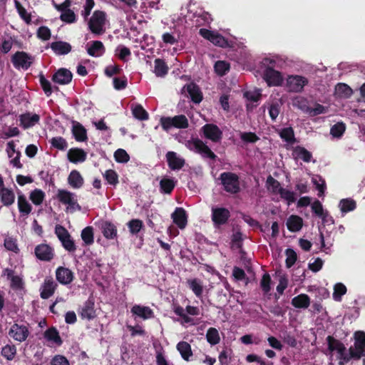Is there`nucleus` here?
Returning a JSON list of instances; mask_svg holds the SVG:
<instances>
[{
	"mask_svg": "<svg viewBox=\"0 0 365 365\" xmlns=\"http://www.w3.org/2000/svg\"><path fill=\"white\" fill-rule=\"evenodd\" d=\"M219 179L227 192L237 194L240 191V178L236 173L224 172L220 174Z\"/></svg>",
	"mask_w": 365,
	"mask_h": 365,
	"instance_id": "f257e3e1",
	"label": "nucleus"
},
{
	"mask_svg": "<svg viewBox=\"0 0 365 365\" xmlns=\"http://www.w3.org/2000/svg\"><path fill=\"white\" fill-rule=\"evenodd\" d=\"M106 20V14L104 11L96 10L93 12L88 21L90 31L96 35H101L105 32L104 26Z\"/></svg>",
	"mask_w": 365,
	"mask_h": 365,
	"instance_id": "f03ea898",
	"label": "nucleus"
},
{
	"mask_svg": "<svg viewBox=\"0 0 365 365\" xmlns=\"http://www.w3.org/2000/svg\"><path fill=\"white\" fill-rule=\"evenodd\" d=\"M163 129L165 131L171 128H187L189 126L188 120L185 115H178L174 117H162L160 120Z\"/></svg>",
	"mask_w": 365,
	"mask_h": 365,
	"instance_id": "7ed1b4c3",
	"label": "nucleus"
},
{
	"mask_svg": "<svg viewBox=\"0 0 365 365\" xmlns=\"http://www.w3.org/2000/svg\"><path fill=\"white\" fill-rule=\"evenodd\" d=\"M55 234L66 250L69 252H74L76 250L74 241L72 240L68 231L64 227L61 225H56Z\"/></svg>",
	"mask_w": 365,
	"mask_h": 365,
	"instance_id": "20e7f679",
	"label": "nucleus"
},
{
	"mask_svg": "<svg viewBox=\"0 0 365 365\" xmlns=\"http://www.w3.org/2000/svg\"><path fill=\"white\" fill-rule=\"evenodd\" d=\"M34 57L25 51H16L11 58V62L16 69L26 71L33 63Z\"/></svg>",
	"mask_w": 365,
	"mask_h": 365,
	"instance_id": "39448f33",
	"label": "nucleus"
},
{
	"mask_svg": "<svg viewBox=\"0 0 365 365\" xmlns=\"http://www.w3.org/2000/svg\"><path fill=\"white\" fill-rule=\"evenodd\" d=\"M56 197L60 202L63 205H67L69 209L78 210L81 209L78 203L76 195L73 192L67 190L60 189L58 190Z\"/></svg>",
	"mask_w": 365,
	"mask_h": 365,
	"instance_id": "423d86ee",
	"label": "nucleus"
},
{
	"mask_svg": "<svg viewBox=\"0 0 365 365\" xmlns=\"http://www.w3.org/2000/svg\"><path fill=\"white\" fill-rule=\"evenodd\" d=\"M309 83L308 79L299 75H289L287 78L286 86L288 91L301 93Z\"/></svg>",
	"mask_w": 365,
	"mask_h": 365,
	"instance_id": "0eeeda50",
	"label": "nucleus"
},
{
	"mask_svg": "<svg viewBox=\"0 0 365 365\" xmlns=\"http://www.w3.org/2000/svg\"><path fill=\"white\" fill-rule=\"evenodd\" d=\"M8 334L14 341L21 343L28 339L30 331L27 325L14 323L10 327Z\"/></svg>",
	"mask_w": 365,
	"mask_h": 365,
	"instance_id": "6e6552de",
	"label": "nucleus"
},
{
	"mask_svg": "<svg viewBox=\"0 0 365 365\" xmlns=\"http://www.w3.org/2000/svg\"><path fill=\"white\" fill-rule=\"evenodd\" d=\"M199 34L215 46L222 48H226L229 46L227 40L217 32H215L207 29H200Z\"/></svg>",
	"mask_w": 365,
	"mask_h": 365,
	"instance_id": "1a4fd4ad",
	"label": "nucleus"
},
{
	"mask_svg": "<svg viewBox=\"0 0 365 365\" xmlns=\"http://www.w3.org/2000/svg\"><path fill=\"white\" fill-rule=\"evenodd\" d=\"M190 145H192V148L190 147V149H195V152L200 154L202 158H210L212 160H216L217 156L210 150V148L200 139L194 138L190 142Z\"/></svg>",
	"mask_w": 365,
	"mask_h": 365,
	"instance_id": "9d476101",
	"label": "nucleus"
},
{
	"mask_svg": "<svg viewBox=\"0 0 365 365\" xmlns=\"http://www.w3.org/2000/svg\"><path fill=\"white\" fill-rule=\"evenodd\" d=\"M34 254L38 259L43 262H51L55 257L53 247L46 243L36 245Z\"/></svg>",
	"mask_w": 365,
	"mask_h": 365,
	"instance_id": "9b49d317",
	"label": "nucleus"
},
{
	"mask_svg": "<svg viewBox=\"0 0 365 365\" xmlns=\"http://www.w3.org/2000/svg\"><path fill=\"white\" fill-rule=\"evenodd\" d=\"M263 78L269 86H279L283 83L282 73L271 67H267L263 72Z\"/></svg>",
	"mask_w": 365,
	"mask_h": 365,
	"instance_id": "f8f14e48",
	"label": "nucleus"
},
{
	"mask_svg": "<svg viewBox=\"0 0 365 365\" xmlns=\"http://www.w3.org/2000/svg\"><path fill=\"white\" fill-rule=\"evenodd\" d=\"M202 131L205 137L214 143H218L222 138V130L215 124H205L202 127Z\"/></svg>",
	"mask_w": 365,
	"mask_h": 365,
	"instance_id": "ddd939ff",
	"label": "nucleus"
},
{
	"mask_svg": "<svg viewBox=\"0 0 365 365\" xmlns=\"http://www.w3.org/2000/svg\"><path fill=\"white\" fill-rule=\"evenodd\" d=\"M230 217V211L226 208L216 207L212 210V220L215 226L226 224Z\"/></svg>",
	"mask_w": 365,
	"mask_h": 365,
	"instance_id": "4468645a",
	"label": "nucleus"
},
{
	"mask_svg": "<svg viewBox=\"0 0 365 365\" xmlns=\"http://www.w3.org/2000/svg\"><path fill=\"white\" fill-rule=\"evenodd\" d=\"M15 271L6 268L3 270L4 275H6L7 279L10 280V287L13 290H21L24 287V282L19 275L14 274Z\"/></svg>",
	"mask_w": 365,
	"mask_h": 365,
	"instance_id": "2eb2a0df",
	"label": "nucleus"
},
{
	"mask_svg": "<svg viewBox=\"0 0 365 365\" xmlns=\"http://www.w3.org/2000/svg\"><path fill=\"white\" fill-rule=\"evenodd\" d=\"M56 278L60 284L68 285L73 281L74 274L70 269L60 266L56 269Z\"/></svg>",
	"mask_w": 365,
	"mask_h": 365,
	"instance_id": "dca6fc26",
	"label": "nucleus"
},
{
	"mask_svg": "<svg viewBox=\"0 0 365 365\" xmlns=\"http://www.w3.org/2000/svg\"><path fill=\"white\" fill-rule=\"evenodd\" d=\"M57 287V283L51 277H46L41 287V297L43 299L50 298L54 294Z\"/></svg>",
	"mask_w": 365,
	"mask_h": 365,
	"instance_id": "f3484780",
	"label": "nucleus"
},
{
	"mask_svg": "<svg viewBox=\"0 0 365 365\" xmlns=\"http://www.w3.org/2000/svg\"><path fill=\"white\" fill-rule=\"evenodd\" d=\"M165 157L168 165L172 170H179L182 169L185 164V159L179 157L174 151H168Z\"/></svg>",
	"mask_w": 365,
	"mask_h": 365,
	"instance_id": "a211bd4d",
	"label": "nucleus"
},
{
	"mask_svg": "<svg viewBox=\"0 0 365 365\" xmlns=\"http://www.w3.org/2000/svg\"><path fill=\"white\" fill-rule=\"evenodd\" d=\"M73 78L72 73L67 68H59L52 76V81L54 83L66 85L68 84Z\"/></svg>",
	"mask_w": 365,
	"mask_h": 365,
	"instance_id": "6ab92c4d",
	"label": "nucleus"
},
{
	"mask_svg": "<svg viewBox=\"0 0 365 365\" xmlns=\"http://www.w3.org/2000/svg\"><path fill=\"white\" fill-rule=\"evenodd\" d=\"M101 232L103 237L109 240H116L118 237V230L115 224L110 221H103L101 225Z\"/></svg>",
	"mask_w": 365,
	"mask_h": 365,
	"instance_id": "aec40b11",
	"label": "nucleus"
},
{
	"mask_svg": "<svg viewBox=\"0 0 365 365\" xmlns=\"http://www.w3.org/2000/svg\"><path fill=\"white\" fill-rule=\"evenodd\" d=\"M20 125L24 129H28L34 126L40 121V116L38 114H31L29 112L21 114L19 116Z\"/></svg>",
	"mask_w": 365,
	"mask_h": 365,
	"instance_id": "412c9836",
	"label": "nucleus"
},
{
	"mask_svg": "<svg viewBox=\"0 0 365 365\" xmlns=\"http://www.w3.org/2000/svg\"><path fill=\"white\" fill-rule=\"evenodd\" d=\"M173 222L181 230L184 229L187 224V216L182 207H176L171 215Z\"/></svg>",
	"mask_w": 365,
	"mask_h": 365,
	"instance_id": "4be33fe9",
	"label": "nucleus"
},
{
	"mask_svg": "<svg viewBox=\"0 0 365 365\" xmlns=\"http://www.w3.org/2000/svg\"><path fill=\"white\" fill-rule=\"evenodd\" d=\"M183 89H186L191 98V101L193 103L198 104L202 101V93L200 87L196 83H187L183 87Z\"/></svg>",
	"mask_w": 365,
	"mask_h": 365,
	"instance_id": "5701e85b",
	"label": "nucleus"
},
{
	"mask_svg": "<svg viewBox=\"0 0 365 365\" xmlns=\"http://www.w3.org/2000/svg\"><path fill=\"white\" fill-rule=\"evenodd\" d=\"M87 153L79 148H72L67 153L68 160L74 164L83 163L86 160Z\"/></svg>",
	"mask_w": 365,
	"mask_h": 365,
	"instance_id": "b1692460",
	"label": "nucleus"
},
{
	"mask_svg": "<svg viewBox=\"0 0 365 365\" xmlns=\"http://www.w3.org/2000/svg\"><path fill=\"white\" fill-rule=\"evenodd\" d=\"M71 133L78 142H86L88 140L87 130L83 125L76 120L72 121Z\"/></svg>",
	"mask_w": 365,
	"mask_h": 365,
	"instance_id": "393cba45",
	"label": "nucleus"
},
{
	"mask_svg": "<svg viewBox=\"0 0 365 365\" xmlns=\"http://www.w3.org/2000/svg\"><path fill=\"white\" fill-rule=\"evenodd\" d=\"M80 314L82 319H86L88 320L93 319L96 317V314L93 299L89 298L84 302Z\"/></svg>",
	"mask_w": 365,
	"mask_h": 365,
	"instance_id": "a878e982",
	"label": "nucleus"
},
{
	"mask_svg": "<svg viewBox=\"0 0 365 365\" xmlns=\"http://www.w3.org/2000/svg\"><path fill=\"white\" fill-rule=\"evenodd\" d=\"M354 351L360 357L365 356V332L357 331L354 333Z\"/></svg>",
	"mask_w": 365,
	"mask_h": 365,
	"instance_id": "bb28decb",
	"label": "nucleus"
},
{
	"mask_svg": "<svg viewBox=\"0 0 365 365\" xmlns=\"http://www.w3.org/2000/svg\"><path fill=\"white\" fill-rule=\"evenodd\" d=\"M17 205L21 216H28L32 211V206L22 192H18Z\"/></svg>",
	"mask_w": 365,
	"mask_h": 365,
	"instance_id": "cd10ccee",
	"label": "nucleus"
},
{
	"mask_svg": "<svg viewBox=\"0 0 365 365\" xmlns=\"http://www.w3.org/2000/svg\"><path fill=\"white\" fill-rule=\"evenodd\" d=\"M50 47L52 51L58 56L66 55L70 53L72 49V46L69 43L62 41L52 42Z\"/></svg>",
	"mask_w": 365,
	"mask_h": 365,
	"instance_id": "c85d7f7f",
	"label": "nucleus"
},
{
	"mask_svg": "<svg viewBox=\"0 0 365 365\" xmlns=\"http://www.w3.org/2000/svg\"><path fill=\"white\" fill-rule=\"evenodd\" d=\"M131 313L143 319H148L154 317L153 310L149 307L135 304L131 308Z\"/></svg>",
	"mask_w": 365,
	"mask_h": 365,
	"instance_id": "c756f323",
	"label": "nucleus"
},
{
	"mask_svg": "<svg viewBox=\"0 0 365 365\" xmlns=\"http://www.w3.org/2000/svg\"><path fill=\"white\" fill-rule=\"evenodd\" d=\"M68 183L71 187L79 189L83 185L84 180L78 170H73L68 175Z\"/></svg>",
	"mask_w": 365,
	"mask_h": 365,
	"instance_id": "7c9ffc66",
	"label": "nucleus"
},
{
	"mask_svg": "<svg viewBox=\"0 0 365 365\" xmlns=\"http://www.w3.org/2000/svg\"><path fill=\"white\" fill-rule=\"evenodd\" d=\"M105 51V46L101 41H92L91 46L87 48L88 54L93 57H100L103 55Z\"/></svg>",
	"mask_w": 365,
	"mask_h": 365,
	"instance_id": "2f4dec72",
	"label": "nucleus"
},
{
	"mask_svg": "<svg viewBox=\"0 0 365 365\" xmlns=\"http://www.w3.org/2000/svg\"><path fill=\"white\" fill-rule=\"evenodd\" d=\"M0 200L3 205L9 207L15 202V194L9 188H4L0 190Z\"/></svg>",
	"mask_w": 365,
	"mask_h": 365,
	"instance_id": "473e14b6",
	"label": "nucleus"
},
{
	"mask_svg": "<svg viewBox=\"0 0 365 365\" xmlns=\"http://www.w3.org/2000/svg\"><path fill=\"white\" fill-rule=\"evenodd\" d=\"M292 304L297 309H307L310 305V298L306 294H300L292 298Z\"/></svg>",
	"mask_w": 365,
	"mask_h": 365,
	"instance_id": "72a5a7b5",
	"label": "nucleus"
},
{
	"mask_svg": "<svg viewBox=\"0 0 365 365\" xmlns=\"http://www.w3.org/2000/svg\"><path fill=\"white\" fill-rule=\"evenodd\" d=\"M303 226L302 218L298 215H291L287 221V229L291 232H298Z\"/></svg>",
	"mask_w": 365,
	"mask_h": 365,
	"instance_id": "f704fd0d",
	"label": "nucleus"
},
{
	"mask_svg": "<svg viewBox=\"0 0 365 365\" xmlns=\"http://www.w3.org/2000/svg\"><path fill=\"white\" fill-rule=\"evenodd\" d=\"M177 350L180 352L181 357L186 361H190V358L192 356L191 346L189 343L182 341L178 343L176 346Z\"/></svg>",
	"mask_w": 365,
	"mask_h": 365,
	"instance_id": "c9c22d12",
	"label": "nucleus"
},
{
	"mask_svg": "<svg viewBox=\"0 0 365 365\" xmlns=\"http://www.w3.org/2000/svg\"><path fill=\"white\" fill-rule=\"evenodd\" d=\"M44 338L49 341H53L58 346H61L63 341L59 335V332L54 327L46 329L43 334Z\"/></svg>",
	"mask_w": 365,
	"mask_h": 365,
	"instance_id": "e433bc0d",
	"label": "nucleus"
},
{
	"mask_svg": "<svg viewBox=\"0 0 365 365\" xmlns=\"http://www.w3.org/2000/svg\"><path fill=\"white\" fill-rule=\"evenodd\" d=\"M327 341L328 344V348L330 351H337L339 355H343L346 351V347L343 343L336 339L332 336H328L327 337Z\"/></svg>",
	"mask_w": 365,
	"mask_h": 365,
	"instance_id": "4c0bfd02",
	"label": "nucleus"
},
{
	"mask_svg": "<svg viewBox=\"0 0 365 365\" xmlns=\"http://www.w3.org/2000/svg\"><path fill=\"white\" fill-rule=\"evenodd\" d=\"M154 73L158 77H164L168 73V66L165 60L156 58L154 61Z\"/></svg>",
	"mask_w": 365,
	"mask_h": 365,
	"instance_id": "58836bf2",
	"label": "nucleus"
},
{
	"mask_svg": "<svg viewBox=\"0 0 365 365\" xmlns=\"http://www.w3.org/2000/svg\"><path fill=\"white\" fill-rule=\"evenodd\" d=\"M46 197L45 192L38 188H36L29 193V200L36 206L41 205Z\"/></svg>",
	"mask_w": 365,
	"mask_h": 365,
	"instance_id": "ea45409f",
	"label": "nucleus"
},
{
	"mask_svg": "<svg viewBox=\"0 0 365 365\" xmlns=\"http://www.w3.org/2000/svg\"><path fill=\"white\" fill-rule=\"evenodd\" d=\"M293 154L296 155V158L302 159L305 163H309L312 158V153L299 145L294 148Z\"/></svg>",
	"mask_w": 365,
	"mask_h": 365,
	"instance_id": "a19ab883",
	"label": "nucleus"
},
{
	"mask_svg": "<svg viewBox=\"0 0 365 365\" xmlns=\"http://www.w3.org/2000/svg\"><path fill=\"white\" fill-rule=\"evenodd\" d=\"M266 187L273 194H279V190L283 188L280 182L270 175L267 178Z\"/></svg>",
	"mask_w": 365,
	"mask_h": 365,
	"instance_id": "79ce46f5",
	"label": "nucleus"
},
{
	"mask_svg": "<svg viewBox=\"0 0 365 365\" xmlns=\"http://www.w3.org/2000/svg\"><path fill=\"white\" fill-rule=\"evenodd\" d=\"M206 339L207 342L212 346L219 344L220 336L218 330L214 327L209 328L206 333Z\"/></svg>",
	"mask_w": 365,
	"mask_h": 365,
	"instance_id": "37998d69",
	"label": "nucleus"
},
{
	"mask_svg": "<svg viewBox=\"0 0 365 365\" xmlns=\"http://www.w3.org/2000/svg\"><path fill=\"white\" fill-rule=\"evenodd\" d=\"M340 210L343 213L353 211L356 207L355 200L351 198L342 199L339 202Z\"/></svg>",
	"mask_w": 365,
	"mask_h": 365,
	"instance_id": "c03bdc74",
	"label": "nucleus"
},
{
	"mask_svg": "<svg viewBox=\"0 0 365 365\" xmlns=\"http://www.w3.org/2000/svg\"><path fill=\"white\" fill-rule=\"evenodd\" d=\"M49 143L52 148L59 150H66L68 148V143L66 140L61 136L52 138L49 140Z\"/></svg>",
	"mask_w": 365,
	"mask_h": 365,
	"instance_id": "a18cd8bd",
	"label": "nucleus"
},
{
	"mask_svg": "<svg viewBox=\"0 0 365 365\" xmlns=\"http://www.w3.org/2000/svg\"><path fill=\"white\" fill-rule=\"evenodd\" d=\"M1 354L6 359L11 361L16 354V347L14 344H6L2 347Z\"/></svg>",
	"mask_w": 365,
	"mask_h": 365,
	"instance_id": "49530a36",
	"label": "nucleus"
},
{
	"mask_svg": "<svg viewBox=\"0 0 365 365\" xmlns=\"http://www.w3.org/2000/svg\"><path fill=\"white\" fill-rule=\"evenodd\" d=\"M93 228L91 226H88L81 231V238L86 245H91L93 243Z\"/></svg>",
	"mask_w": 365,
	"mask_h": 365,
	"instance_id": "de8ad7c7",
	"label": "nucleus"
},
{
	"mask_svg": "<svg viewBox=\"0 0 365 365\" xmlns=\"http://www.w3.org/2000/svg\"><path fill=\"white\" fill-rule=\"evenodd\" d=\"M312 182L318 190V196H323L327 188L325 180L320 175H316L312 178Z\"/></svg>",
	"mask_w": 365,
	"mask_h": 365,
	"instance_id": "09e8293b",
	"label": "nucleus"
},
{
	"mask_svg": "<svg viewBox=\"0 0 365 365\" xmlns=\"http://www.w3.org/2000/svg\"><path fill=\"white\" fill-rule=\"evenodd\" d=\"M280 138L288 143L295 142L294 132L292 127L284 128L279 133Z\"/></svg>",
	"mask_w": 365,
	"mask_h": 365,
	"instance_id": "8fccbe9b",
	"label": "nucleus"
},
{
	"mask_svg": "<svg viewBox=\"0 0 365 365\" xmlns=\"http://www.w3.org/2000/svg\"><path fill=\"white\" fill-rule=\"evenodd\" d=\"M175 184L173 179L163 178L160 182V187L162 192L170 194L175 188Z\"/></svg>",
	"mask_w": 365,
	"mask_h": 365,
	"instance_id": "3c124183",
	"label": "nucleus"
},
{
	"mask_svg": "<svg viewBox=\"0 0 365 365\" xmlns=\"http://www.w3.org/2000/svg\"><path fill=\"white\" fill-rule=\"evenodd\" d=\"M336 92L341 98H348L352 93V89L346 83H338L336 86Z\"/></svg>",
	"mask_w": 365,
	"mask_h": 365,
	"instance_id": "603ef678",
	"label": "nucleus"
},
{
	"mask_svg": "<svg viewBox=\"0 0 365 365\" xmlns=\"http://www.w3.org/2000/svg\"><path fill=\"white\" fill-rule=\"evenodd\" d=\"M215 73L220 76H225L230 70V63L224 61H217L214 66Z\"/></svg>",
	"mask_w": 365,
	"mask_h": 365,
	"instance_id": "864d4df0",
	"label": "nucleus"
},
{
	"mask_svg": "<svg viewBox=\"0 0 365 365\" xmlns=\"http://www.w3.org/2000/svg\"><path fill=\"white\" fill-rule=\"evenodd\" d=\"M127 226L130 234L137 235L143 227V222L139 219H133L128 222Z\"/></svg>",
	"mask_w": 365,
	"mask_h": 365,
	"instance_id": "5fc2aeb1",
	"label": "nucleus"
},
{
	"mask_svg": "<svg viewBox=\"0 0 365 365\" xmlns=\"http://www.w3.org/2000/svg\"><path fill=\"white\" fill-rule=\"evenodd\" d=\"M4 245L7 250L11 251L16 254H18L20 251L17 244V240L13 237H6L4 239Z\"/></svg>",
	"mask_w": 365,
	"mask_h": 365,
	"instance_id": "6e6d98bb",
	"label": "nucleus"
},
{
	"mask_svg": "<svg viewBox=\"0 0 365 365\" xmlns=\"http://www.w3.org/2000/svg\"><path fill=\"white\" fill-rule=\"evenodd\" d=\"M132 112L134 117L140 120H145L149 118L148 112L140 104L136 105Z\"/></svg>",
	"mask_w": 365,
	"mask_h": 365,
	"instance_id": "4d7b16f0",
	"label": "nucleus"
},
{
	"mask_svg": "<svg viewBox=\"0 0 365 365\" xmlns=\"http://www.w3.org/2000/svg\"><path fill=\"white\" fill-rule=\"evenodd\" d=\"M189 284V287L194 294L197 297H200L202 294L203 287L201 283L197 279H193L191 280H188L187 282Z\"/></svg>",
	"mask_w": 365,
	"mask_h": 365,
	"instance_id": "13d9d810",
	"label": "nucleus"
},
{
	"mask_svg": "<svg viewBox=\"0 0 365 365\" xmlns=\"http://www.w3.org/2000/svg\"><path fill=\"white\" fill-rule=\"evenodd\" d=\"M196 26H201L210 24L212 21L211 16L209 13L203 11L196 15Z\"/></svg>",
	"mask_w": 365,
	"mask_h": 365,
	"instance_id": "bf43d9fd",
	"label": "nucleus"
},
{
	"mask_svg": "<svg viewBox=\"0 0 365 365\" xmlns=\"http://www.w3.org/2000/svg\"><path fill=\"white\" fill-rule=\"evenodd\" d=\"M104 178L108 184L111 185H116L118 183V175L114 170H107L103 174Z\"/></svg>",
	"mask_w": 365,
	"mask_h": 365,
	"instance_id": "052dcab7",
	"label": "nucleus"
},
{
	"mask_svg": "<svg viewBox=\"0 0 365 365\" xmlns=\"http://www.w3.org/2000/svg\"><path fill=\"white\" fill-rule=\"evenodd\" d=\"M285 254L287 256V259H286V262H285L286 267L287 268H290L294 264V263L296 262V261L297 259V253L294 250H292L291 248H288L285 250Z\"/></svg>",
	"mask_w": 365,
	"mask_h": 365,
	"instance_id": "680f3d73",
	"label": "nucleus"
},
{
	"mask_svg": "<svg viewBox=\"0 0 365 365\" xmlns=\"http://www.w3.org/2000/svg\"><path fill=\"white\" fill-rule=\"evenodd\" d=\"M60 19L67 24H73L76 21V16L71 9L61 12Z\"/></svg>",
	"mask_w": 365,
	"mask_h": 365,
	"instance_id": "e2e57ef3",
	"label": "nucleus"
},
{
	"mask_svg": "<svg viewBox=\"0 0 365 365\" xmlns=\"http://www.w3.org/2000/svg\"><path fill=\"white\" fill-rule=\"evenodd\" d=\"M39 82L46 96H50L53 92L51 82L43 74L39 76Z\"/></svg>",
	"mask_w": 365,
	"mask_h": 365,
	"instance_id": "0e129e2a",
	"label": "nucleus"
},
{
	"mask_svg": "<svg viewBox=\"0 0 365 365\" xmlns=\"http://www.w3.org/2000/svg\"><path fill=\"white\" fill-rule=\"evenodd\" d=\"M346 292V287L341 283H337L334 285L333 297L334 300L339 301L343 295Z\"/></svg>",
	"mask_w": 365,
	"mask_h": 365,
	"instance_id": "69168bd1",
	"label": "nucleus"
},
{
	"mask_svg": "<svg viewBox=\"0 0 365 365\" xmlns=\"http://www.w3.org/2000/svg\"><path fill=\"white\" fill-rule=\"evenodd\" d=\"M346 126L344 123L334 124L330 130V133L335 138H340L345 132Z\"/></svg>",
	"mask_w": 365,
	"mask_h": 365,
	"instance_id": "338daca9",
	"label": "nucleus"
},
{
	"mask_svg": "<svg viewBox=\"0 0 365 365\" xmlns=\"http://www.w3.org/2000/svg\"><path fill=\"white\" fill-rule=\"evenodd\" d=\"M114 158L116 162L120 163H128L130 160V156L127 152L121 148L118 149L114 153Z\"/></svg>",
	"mask_w": 365,
	"mask_h": 365,
	"instance_id": "774afa93",
	"label": "nucleus"
}]
</instances>
